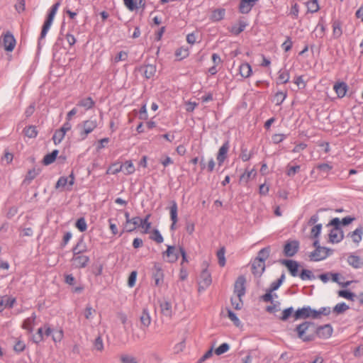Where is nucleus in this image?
Here are the masks:
<instances>
[{
  "label": "nucleus",
  "mask_w": 363,
  "mask_h": 363,
  "mask_svg": "<svg viewBox=\"0 0 363 363\" xmlns=\"http://www.w3.org/2000/svg\"><path fill=\"white\" fill-rule=\"evenodd\" d=\"M3 43L4 49L9 52L13 50L16 46V40L11 33H7L4 35Z\"/></svg>",
  "instance_id": "22"
},
{
  "label": "nucleus",
  "mask_w": 363,
  "mask_h": 363,
  "mask_svg": "<svg viewBox=\"0 0 363 363\" xmlns=\"http://www.w3.org/2000/svg\"><path fill=\"white\" fill-rule=\"evenodd\" d=\"M333 333V328L330 325H325L319 328H316V335L320 338H329Z\"/></svg>",
  "instance_id": "18"
},
{
  "label": "nucleus",
  "mask_w": 363,
  "mask_h": 363,
  "mask_svg": "<svg viewBox=\"0 0 363 363\" xmlns=\"http://www.w3.org/2000/svg\"><path fill=\"white\" fill-rule=\"evenodd\" d=\"M331 280L342 287H347L352 281H343L344 278L338 273H331Z\"/></svg>",
  "instance_id": "33"
},
{
  "label": "nucleus",
  "mask_w": 363,
  "mask_h": 363,
  "mask_svg": "<svg viewBox=\"0 0 363 363\" xmlns=\"http://www.w3.org/2000/svg\"><path fill=\"white\" fill-rule=\"evenodd\" d=\"M150 238L159 244L163 242L164 241L162 235L157 229H155L152 231Z\"/></svg>",
  "instance_id": "50"
},
{
  "label": "nucleus",
  "mask_w": 363,
  "mask_h": 363,
  "mask_svg": "<svg viewBox=\"0 0 363 363\" xmlns=\"http://www.w3.org/2000/svg\"><path fill=\"white\" fill-rule=\"evenodd\" d=\"M16 298L9 296H0V312L6 308H12L16 303Z\"/></svg>",
  "instance_id": "20"
},
{
  "label": "nucleus",
  "mask_w": 363,
  "mask_h": 363,
  "mask_svg": "<svg viewBox=\"0 0 363 363\" xmlns=\"http://www.w3.org/2000/svg\"><path fill=\"white\" fill-rule=\"evenodd\" d=\"M143 75L146 79L152 78L156 72V67L152 65H147L143 67Z\"/></svg>",
  "instance_id": "35"
},
{
  "label": "nucleus",
  "mask_w": 363,
  "mask_h": 363,
  "mask_svg": "<svg viewBox=\"0 0 363 363\" xmlns=\"http://www.w3.org/2000/svg\"><path fill=\"white\" fill-rule=\"evenodd\" d=\"M160 311L161 313L166 317L171 318L172 316V307L169 301H165L160 303Z\"/></svg>",
  "instance_id": "29"
},
{
  "label": "nucleus",
  "mask_w": 363,
  "mask_h": 363,
  "mask_svg": "<svg viewBox=\"0 0 363 363\" xmlns=\"http://www.w3.org/2000/svg\"><path fill=\"white\" fill-rule=\"evenodd\" d=\"M152 277L156 286H161L164 282V272L161 264L155 263L152 269Z\"/></svg>",
  "instance_id": "8"
},
{
  "label": "nucleus",
  "mask_w": 363,
  "mask_h": 363,
  "mask_svg": "<svg viewBox=\"0 0 363 363\" xmlns=\"http://www.w3.org/2000/svg\"><path fill=\"white\" fill-rule=\"evenodd\" d=\"M140 323V328L146 330L151 325L152 318L150 315V311L147 308H144L139 317Z\"/></svg>",
  "instance_id": "11"
},
{
  "label": "nucleus",
  "mask_w": 363,
  "mask_h": 363,
  "mask_svg": "<svg viewBox=\"0 0 363 363\" xmlns=\"http://www.w3.org/2000/svg\"><path fill=\"white\" fill-rule=\"evenodd\" d=\"M350 308L349 306L345 303H339L333 308V312L337 314H341L347 311Z\"/></svg>",
  "instance_id": "46"
},
{
  "label": "nucleus",
  "mask_w": 363,
  "mask_h": 363,
  "mask_svg": "<svg viewBox=\"0 0 363 363\" xmlns=\"http://www.w3.org/2000/svg\"><path fill=\"white\" fill-rule=\"evenodd\" d=\"M225 16V10L218 9L213 11L211 14V19L214 21H218L223 18Z\"/></svg>",
  "instance_id": "47"
},
{
  "label": "nucleus",
  "mask_w": 363,
  "mask_h": 363,
  "mask_svg": "<svg viewBox=\"0 0 363 363\" xmlns=\"http://www.w3.org/2000/svg\"><path fill=\"white\" fill-rule=\"evenodd\" d=\"M304 4L308 11L311 13L316 12L320 8L318 1H305Z\"/></svg>",
  "instance_id": "52"
},
{
  "label": "nucleus",
  "mask_w": 363,
  "mask_h": 363,
  "mask_svg": "<svg viewBox=\"0 0 363 363\" xmlns=\"http://www.w3.org/2000/svg\"><path fill=\"white\" fill-rule=\"evenodd\" d=\"M74 181L75 177L73 172H72L68 177H61L55 184V189H67L69 191L72 189V186L74 185Z\"/></svg>",
  "instance_id": "7"
},
{
  "label": "nucleus",
  "mask_w": 363,
  "mask_h": 363,
  "mask_svg": "<svg viewBox=\"0 0 363 363\" xmlns=\"http://www.w3.org/2000/svg\"><path fill=\"white\" fill-rule=\"evenodd\" d=\"M270 254V247H267L262 249L259 252L256 259H259L265 263V260L269 257Z\"/></svg>",
  "instance_id": "45"
},
{
  "label": "nucleus",
  "mask_w": 363,
  "mask_h": 363,
  "mask_svg": "<svg viewBox=\"0 0 363 363\" xmlns=\"http://www.w3.org/2000/svg\"><path fill=\"white\" fill-rule=\"evenodd\" d=\"M26 348V344L23 341L18 339L16 340L13 346V350L17 352H23Z\"/></svg>",
  "instance_id": "60"
},
{
  "label": "nucleus",
  "mask_w": 363,
  "mask_h": 363,
  "mask_svg": "<svg viewBox=\"0 0 363 363\" xmlns=\"http://www.w3.org/2000/svg\"><path fill=\"white\" fill-rule=\"evenodd\" d=\"M23 131L25 135L30 138H35L38 135L35 126H28Z\"/></svg>",
  "instance_id": "51"
},
{
  "label": "nucleus",
  "mask_w": 363,
  "mask_h": 363,
  "mask_svg": "<svg viewBox=\"0 0 363 363\" xmlns=\"http://www.w3.org/2000/svg\"><path fill=\"white\" fill-rule=\"evenodd\" d=\"M229 147V143L227 141L225 143H223L222 146L219 148L216 157L219 166H221L223 164L225 159L227 158Z\"/></svg>",
  "instance_id": "17"
},
{
  "label": "nucleus",
  "mask_w": 363,
  "mask_h": 363,
  "mask_svg": "<svg viewBox=\"0 0 363 363\" xmlns=\"http://www.w3.org/2000/svg\"><path fill=\"white\" fill-rule=\"evenodd\" d=\"M246 279L244 276H240L234 284L233 294L243 296L245 294Z\"/></svg>",
  "instance_id": "10"
},
{
  "label": "nucleus",
  "mask_w": 363,
  "mask_h": 363,
  "mask_svg": "<svg viewBox=\"0 0 363 363\" xmlns=\"http://www.w3.org/2000/svg\"><path fill=\"white\" fill-rule=\"evenodd\" d=\"M189 55V51L188 48L181 47L175 51V56L179 60H182L187 57Z\"/></svg>",
  "instance_id": "44"
},
{
  "label": "nucleus",
  "mask_w": 363,
  "mask_h": 363,
  "mask_svg": "<svg viewBox=\"0 0 363 363\" xmlns=\"http://www.w3.org/2000/svg\"><path fill=\"white\" fill-rule=\"evenodd\" d=\"M77 106L84 108L85 110H89L94 106V101L91 97H86L80 100Z\"/></svg>",
  "instance_id": "38"
},
{
  "label": "nucleus",
  "mask_w": 363,
  "mask_h": 363,
  "mask_svg": "<svg viewBox=\"0 0 363 363\" xmlns=\"http://www.w3.org/2000/svg\"><path fill=\"white\" fill-rule=\"evenodd\" d=\"M338 296L340 297L346 298L350 301H353L355 297L354 294L347 290H340L338 291Z\"/></svg>",
  "instance_id": "55"
},
{
  "label": "nucleus",
  "mask_w": 363,
  "mask_h": 363,
  "mask_svg": "<svg viewBox=\"0 0 363 363\" xmlns=\"http://www.w3.org/2000/svg\"><path fill=\"white\" fill-rule=\"evenodd\" d=\"M40 169L33 168L29 169L23 181V184L26 185L30 184L32 181L40 174Z\"/></svg>",
  "instance_id": "26"
},
{
  "label": "nucleus",
  "mask_w": 363,
  "mask_h": 363,
  "mask_svg": "<svg viewBox=\"0 0 363 363\" xmlns=\"http://www.w3.org/2000/svg\"><path fill=\"white\" fill-rule=\"evenodd\" d=\"M95 310L90 306H87L84 310V315L86 319L89 320L93 318Z\"/></svg>",
  "instance_id": "64"
},
{
  "label": "nucleus",
  "mask_w": 363,
  "mask_h": 363,
  "mask_svg": "<svg viewBox=\"0 0 363 363\" xmlns=\"http://www.w3.org/2000/svg\"><path fill=\"white\" fill-rule=\"evenodd\" d=\"M265 269V263L259 259H256L253 261L252 264V272L253 274L255 276H260Z\"/></svg>",
  "instance_id": "23"
},
{
  "label": "nucleus",
  "mask_w": 363,
  "mask_h": 363,
  "mask_svg": "<svg viewBox=\"0 0 363 363\" xmlns=\"http://www.w3.org/2000/svg\"><path fill=\"white\" fill-rule=\"evenodd\" d=\"M201 169H206L208 172H211L213 171V169L215 168L216 162H215L213 158H211L206 165L205 164H203L202 161L201 162Z\"/></svg>",
  "instance_id": "57"
},
{
  "label": "nucleus",
  "mask_w": 363,
  "mask_h": 363,
  "mask_svg": "<svg viewBox=\"0 0 363 363\" xmlns=\"http://www.w3.org/2000/svg\"><path fill=\"white\" fill-rule=\"evenodd\" d=\"M97 121L96 120H86L82 123L80 130V136L82 140L86 138L87 135L93 132L97 128Z\"/></svg>",
  "instance_id": "6"
},
{
  "label": "nucleus",
  "mask_w": 363,
  "mask_h": 363,
  "mask_svg": "<svg viewBox=\"0 0 363 363\" xmlns=\"http://www.w3.org/2000/svg\"><path fill=\"white\" fill-rule=\"evenodd\" d=\"M296 330L298 337L303 341H311L313 340L316 335V327L310 322H304L298 325Z\"/></svg>",
  "instance_id": "2"
},
{
  "label": "nucleus",
  "mask_w": 363,
  "mask_h": 363,
  "mask_svg": "<svg viewBox=\"0 0 363 363\" xmlns=\"http://www.w3.org/2000/svg\"><path fill=\"white\" fill-rule=\"evenodd\" d=\"M290 74L287 70H280L278 72L277 83L286 84L289 81Z\"/></svg>",
  "instance_id": "39"
},
{
  "label": "nucleus",
  "mask_w": 363,
  "mask_h": 363,
  "mask_svg": "<svg viewBox=\"0 0 363 363\" xmlns=\"http://www.w3.org/2000/svg\"><path fill=\"white\" fill-rule=\"evenodd\" d=\"M169 216L172 221L170 229L171 230H175L178 222V207L177 203L174 201H172L171 206L169 207Z\"/></svg>",
  "instance_id": "13"
},
{
  "label": "nucleus",
  "mask_w": 363,
  "mask_h": 363,
  "mask_svg": "<svg viewBox=\"0 0 363 363\" xmlns=\"http://www.w3.org/2000/svg\"><path fill=\"white\" fill-rule=\"evenodd\" d=\"M247 25V24L245 21H240L238 23L233 25L230 28L229 30L232 34H233L235 35H238V34H240L241 32H242L245 30Z\"/></svg>",
  "instance_id": "31"
},
{
  "label": "nucleus",
  "mask_w": 363,
  "mask_h": 363,
  "mask_svg": "<svg viewBox=\"0 0 363 363\" xmlns=\"http://www.w3.org/2000/svg\"><path fill=\"white\" fill-rule=\"evenodd\" d=\"M329 242L331 243H338L344 238L343 232L340 227L333 228L329 233Z\"/></svg>",
  "instance_id": "14"
},
{
  "label": "nucleus",
  "mask_w": 363,
  "mask_h": 363,
  "mask_svg": "<svg viewBox=\"0 0 363 363\" xmlns=\"http://www.w3.org/2000/svg\"><path fill=\"white\" fill-rule=\"evenodd\" d=\"M347 262L350 266L354 269H360L363 267V258L356 255L355 254L349 255Z\"/></svg>",
  "instance_id": "15"
},
{
  "label": "nucleus",
  "mask_w": 363,
  "mask_h": 363,
  "mask_svg": "<svg viewBox=\"0 0 363 363\" xmlns=\"http://www.w3.org/2000/svg\"><path fill=\"white\" fill-rule=\"evenodd\" d=\"M283 264L287 267L291 276L296 277L298 274V264L294 260H284Z\"/></svg>",
  "instance_id": "28"
},
{
  "label": "nucleus",
  "mask_w": 363,
  "mask_h": 363,
  "mask_svg": "<svg viewBox=\"0 0 363 363\" xmlns=\"http://www.w3.org/2000/svg\"><path fill=\"white\" fill-rule=\"evenodd\" d=\"M127 58H128V52L125 51H121L114 57V62L116 63H117L121 61H125L127 60Z\"/></svg>",
  "instance_id": "63"
},
{
  "label": "nucleus",
  "mask_w": 363,
  "mask_h": 363,
  "mask_svg": "<svg viewBox=\"0 0 363 363\" xmlns=\"http://www.w3.org/2000/svg\"><path fill=\"white\" fill-rule=\"evenodd\" d=\"M230 349L229 345L227 343L221 344L215 350V353L217 355H220L227 352Z\"/></svg>",
  "instance_id": "58"
},
{
  "label": "nucleus",
  "mask_w": 363,
  "mask_h": 363,
  "mask_svg": "<svg viewBox=\"0 0 363 363\" xmlns=\"http://www.w3.org/2000/svg\"><path fill=\"white\" fill-rule=\"evenodd\" d=\"M333 89L339 98H343L348 91V86L345 82H338L334 84Z\"/></svg>",
  "instance_id": "21"
},
{
  "label": "nucleus",
  "mask_w": 363,
  "mask_h": 363,
  "mask_svg": "<svg viewBox=\"0 0 363 363\" xmlns=\"http://www.w3.org/2000/svg\"><path fill=\"white\" fill-rule=\"evenodd\" d=\"M140 218L135 216L125 222V228L127 232H133L137 228L140 227Z\"/></svg>",
  "instance_id": "27"
},
{
  "label": "nucleus",
  "mask_w": 363,
  "mask_h": 363,
  "mask_svg": "<svg viewBox=\"0 0 363 363\" xmlns=\"http://www.w3.org/2000/svg\"><path fill=\"white\" fill-rule=\"evenodd\" d=\"M159 161L164 168H166L174 163L173 159L167 155H162Z\"/></svg>",
  "instance_id": "49"
},
{
  "label": "nucleus",
  "mask_w": 363,
  "mask_h": 363,
  "mask_svg": "<svg viewBox=\"0 0 363 363\" xmlns=\"http://www.w3.org/2000/svg\"><path fill=\"white\" fill-rule=\"evenodd\" d=\"M332 254V250L327 247H317L309 255L310 259L314 262H318L326 259Z\"/></svg>",
  "instance_id": "5"
},
{
  "label": "nucleus",
  "mask_w": 363,
  "mask_h": 363,
  "mask_svg": "<svg viewBox=\"0 0 363 363\" xmlns=\"http://www.w3.org/2000/svg\"><path fill=\"white\" fill-rule=\"evenodd\" d=\"M60 4L57 2L49 10L48 13L46 16V18L44 21V23L42 27L40 35L39 40H42L45 38L47 33H48L52 23L57 11L59 9Z\"/></svg>",
  "instance_id": "3"
},
{
  "label": "nucleus",
  "mask_w": 363,
  "mask_h": 363,
  "mask_svg": "<svg viewBox=\"0 0 363 363\" xmlns=\"http://www.w3.org/2000/svg\"><path fill=\"white\" fill-rule=\"evenodd\" d=\"M299 243L296 240H293L287 242L284 245V252L286 256L292 257L298 251Z\"/></svg>",
  "instance_id": "16"
},
{
  "label": "nucleus",
  "mask_w": 363,
  "mask_h": 363,
  "mask_svg": "<svg viewBox=\"0 0 363 363\" xmlns=\"http://www.w3.org/2000/svg\"><path fill=\"white\" fill-rule=\"evenodd\" d=\"M256 172L254 169L250 170H245V172L240 176V182L247 183L252 178L256 176Z\"/></svg>",
  "instance_id": "36"
},
{
  "label": "nucleus",
  "mask_w": 363,
  "mask_h": 363,
  "mask_svg": "<svg viewBox=\"0 0 363 363\" xmlns=\"http://www.w3.org/2000/svg\"><path fill=\"white\" fill-rule=\"evenodd\" d=\"M72 264L75 268H84L89 262V257L86 255L74 254L72 259Z\"/></svg>",
  "instance_id": "12"
},
{
  "label": "nucleus",
  "mask_w": 363,
  "mask_h": 363,
  "mask_svg": "<svg viewBox=\"0 0 363 363\" xmlns=\"http://www.w3.org/2000/svg\"><path fill=\"white\" fill-rule=\"evenodd\" d=\"M37 315L35 313H33L30 317L26 318L22 323V328L27 330L28 333H31L35 325Z\"/></svg>",
  "instance_id": "19"
},
{
  "label": "nucleus",
  "mask_w": 363,
  "mask_h": 363,
  "mask_svg": "<svg viewBox=\"0 0 363 363\" xmlns=\"http://www.w3.org/2000/svg\"><path fill=\"white\" fill-rule=\"evenodd\" d=\"M122 172L121 164L120 162H116L111 164L106 170L107 174H116Z\"/></svg>",
  "instance_id": "41"
},
{
  "label": "nucleus",
  "mask_w": 363,
  "mask_h": 363,
  "mask_svg": "<svg viewBox=\"0 0 363 363\" xmlns=\"http://www.w3.org/2000/svg\"><path fill=\"white\" fill-rule=\"evenodd\" d=\"M239 74L243 78H248L252 74V69L250 65L247 62H243L239 66Z\"/></svg>",
  "instance_id": "25"
},
{
  "label": "nucleus",
  "mask_w": 363,
  "mask_h": 363,
  "mask_svg": "<svg viewBox=\"0 0 363 363\" xmlns=\"http://www.w3.org/2000/svg\"><path fill=\"white\" fill-rule=\"evenodd\" d=\"M254 1H240V4L239 5V10L242 13H249L252 6Z\"/></svg>",
  "instance_id": "43"
},
{
  "label": "nucleus",
  "mask_w": 363,
  "mask_h": 363,
  "mask_svg": "<svg viewBox=\"0 0 363 363\" xmlns=\"http://www.w3.org/2000/svg\"><path fill=\"white\" fill-rule=\"evenodd\" d=\"M333 28V36L334 38H339L342 34V26L340 21H335L332 25Z\"/></svg>",
  "instance_id": "37"
},
{
  "label": "nucleus",
  "mask_w": 363,
  "mask_h": 363,
  "mask_svg": "<svg viewBox=\"0 0 363 363\" xmlns=\"http://www.w3.org/2000/svg\"><path fill=\"white\" fill-rule=\"evenodd\" d=\"M58 155V150H55L51 153L46 155L43 158V164L45 165H49L55 162Z\"/></svg>",
  "instance_id": "42"
},
{
  "label": "nucleus",
  "mask_w": 363,
  "mask_h": 363,
  "mask_svg": "<svg viewBox=\"0 0 363 363\" xmlns=\"http://www.w3.org/2000/svg\"><path fill=\"white\" fill-rule=\"evenodd\" d=\"M362 235H363V228L359 227L356 228L354 231H352L350 236L352 240L356 244H358L361 242L362 239Z\"/></svg>",
  "instance_id": "32"
},
{
  "label": "nucleus",
  "mask_w": 363,
  "mask_h": 363,
  "mask_svg": "<svg viewBox=\"0 0 363 363\" xmlns=\"http://www.w3.org/2000/svg\"><path fill=\"white\" fill-rule=\"evenodd\" d=\"M228 317L235 326L239 327L241 325L240 320L230 309H228Z\"/></svg>",
  "instance_id": "56"
},
{
  "label": "nucleus",
  "mask_w": 363,
  "mask_h": 363,
  "mask_svg": "<svg viewBox=\"0 0 363 363\" xmlns=\"http://www.w3.org/2000/svg\"><path fill=\"white\" fill-rule=\"evenodd\" d=\"M211 274L207 270H203L201 274L200 288L205 289L211 284Z\"/></svg>",
  "instance_id": "24"
},
{
  "label": "nucleus",
  "mask_w": 363,
  "mask_h": 363,
  "mask_svg": "<svg viewBox=\"0 0 363 363\" xmlns=\"http://www.w3.org/2000/svg\"><path fill=\"white\" fill-rule=\"evenodd\" d=\"M45 336H50L52 335V340L55 343L60 342L64 337V331L62 328L57 330H53L50 328V325L46 323L43 325Z\"/></svg>",
  "instance_id": "4"
},
{
  "label": "nucleus",
  "mask_w": 363,
  "mask_h": 363,
  "mask_svg": "<svg viewBox=\"0 0 363 363\" xmlns=\"http://www.w3.org/2000/svg\"><path fill=\"white\" fill-rule=\"evenodd\" d=\"M164 254L168 258V262H174L178 259V255L177 250L173 246H168Z\"/></svg>",
  "instance_id": "34"
},
{
  "label": "nucleus",
  "mask_w": 363,
  "mask_h": 363,
  "mask_svg": "<svg viewBox=\"0 0 363 363\" xmlns=\"http://www.w3.org/2000/svg\"><path fill=\"white\" fill-rule=\"evenodd\" d=\"M121 164L122 172L125 175L132 174L135 171V165L131 160H126L124 163Z\"/></svg>",
  "instance_id": "30"
},
{
  "label": "nucleus",
  "mask_w": 363,
  "mask_h": 363,
  "mask_svg": "<svg viewBox=\"0 0 363 363\" xmlns=\"http://www.w3.org/2000/svg\"><path fill=\"white\" fill-rule=\"evenodd\" d=\"M142 1H124L125 6L131 11L139 8Z\"/></svg>",
  "instance_id": "61"
},
{
  "label": "nucleus",
  "mask_w": 363,
  "mask_h": 363,
  "mask_svg": "<svg viewBox=\"0 0 363 363\" xmlns=\"http://www.w3.org/2000/svg\"><path fill=\"white\" fill-rule=\"evenodd\" d=\"M330 308L329 307H322L319 310H315L310 306H304L298 308L294 313V318L296 320L301 318H320L322 315H328L330 313Z\"/></svg>",
  "instance_id": "1"
},
{
  "label": "nucleus",
  "mask_w": 363,
  "mask_h": 363,
  "mask_svg": "<svg viewBox=\"0 0 363 363\" xmlns=\"http://www.w3.org/2000/svg\"><path fill=\"white\" fill-rule=\"evenodd\" d=\"M225 250L224 247H221L218 252H217V258L218 260V264L220 267H223L225 265Z\"/></svg>",
  "instance_id": "48"
},
{
  "label": "nucleus",
  "mask_w": 363,
  "mask_h": 363,
  "mask_svg": "<svg viewBox=\"0 0 363 363\" xmlns=\"http://www.w3.org/2000/svg\"><path fill=\"white\" fill-rule=\"evenodd\" d=\"M322 230L321 224H316L313 225L311 230V238H318L319 235L320 234Z\"/></svg>",
  "instance_id": "54"
},
{
  "label": "nucleus",
  "mask_w": 363,
  "mask_h": 363,
  "mask_svg": "<svg viewBox=\"0 0 363 363\" xmlns=\"http://www.w3.org/2000/svg\"><path fill=\"white\" fill-rule=\"evenodd\" d=\"M242 296L234 295L231 298V304L235 310H240L243 306Z\"/></svg>",
  "instance_id": "40"
},
{
  "label": "nucleus",
  "mask_w": 363,
  "mask_h": 363,
  "mask_svg": "<svg viewBox=\"0 0 363 363\" xmlns=\"http://www.w3.org/2000/svg\"><path fill=\"white\" fill-rule=\"evenodd\" d=\"M76 227L81 232L85 231L87 228V225H86V223L84 218H81L78 219L76 223Z\"/></svg>",
  "instance_id": "62"
},
{
  "label": "nucleus",
  "mask_w": 363,
  "mask_h": 363,
  "mask_svg": "<svg viewBox=\"0 0 363 363\" xmlns=\"http://www.w3.org/2000/svg\"><path fill=\"white\" fill-rule=\"evenodd\" d=\"M137 275H138V273L136 271H133L130 274L128 279V286L130 288H132L135 285Z\"/></svg>",
  "instance_id": "59"
},
{
  "label": "nucleus",
  "mask_w": 363,
  "mask_h": 363,
  "mask_svg": "<svg viewBox=\"0 0 363 363\" xmlns=\"http://www.w3.org/2000/svg\"><path fill=\"white\" fill-rule=\"evenodd\" d=\"M72 125L71 123H65L62 126L57 130L53 136L52 140L55 145L60 143L64 139L67 132L72 129Z\"/></svg>",
  "instance_id": "9"
},
{
  "label": "nucleus",
  "mask_w": 363,
  "mask_h": 363,
  "mask_svg": "<svg viewBox=\"0 0 363 363\" xmlns=\"http://www.w3.org/2000/svg\"><path fill=\"white\" fill-rule=\"evenodd\" d=\"M45 332H44V326L40 328L37 330V333L33 336V341L35 343H39L44 340Z\"/></svg>",
  "instance_id": "53"
}]
</instances>
